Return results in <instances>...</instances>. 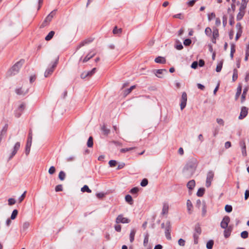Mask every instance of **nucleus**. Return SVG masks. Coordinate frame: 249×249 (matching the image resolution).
Wrapping results in <instances>:
<instances>
[{
	"label": "nucleus",
	"mask_w": 249,
	"mask_h": 249,
	"mask_svg": "<svg viewBox=\"0 0 249 249\" xmlns=\"http://www.w3.org/2000/svg\"><path fill=\"white\" fill-rule=\"evenodd\" d=\"M154 71L156 76L160 78L163 77V76L165 73H167V71L166 69L155 70Z\"/></svg>",
	"instance_id": "10"
},
{
	"label": "nucleus",
	"mask_w": 249,
	"mask_h": 249,
	"mask_svg": "<svg viewBox=\"0 0 249 249\" xmlns=\"http://www.w3.org/2000/svg\"><path fill=\"white\" fill-rule=\"evenodd\" d=\"M205 189L204 188H199L197 192V196H202L204 193Z\"/></svg>",
	"instance_id": "37"
},
{
	"label": "nucleus",
	"mask_w": 249,
	"mask_h": 249,
	"mask_svg": "<svg viewBox=\"0 0 249 249\" xmlns=\"http://www.w3.org/2000/svg\"><path fill=\"white\" fill-rule=\"evenodd\" d=\"M24 61L23 60H20V61H19L17 63H16L12 67V68H11V70L13 74H15L16 73H17L18 71L20 69V68L22 66V65H23V64L24 63Z\"/></svg>",
	"instance_id": "4"
},
{
	"label": "nucleus",
	"mask_w": 249,
	"mask_h": 249,
	"mask_svg": "<svg viewBox=\"0 0 249 249\" xmlns=\"http://www.w3.org/2000/svg\"><path fill=\"white\" fill-rule=\"evenodd\" d=\"M8 201L9 205H12L16 203L15 199L12 198H9Z\"/></svg>",
	"instance_id": "52"
},
{
	"label": "nucleus",
	"mask_w": 249,
	"mask_h": 249,
	"mask_svg": "<svg viewBox=\"0 0 249 249\" xmlns=\"http://www.w3.org/2000/svg\"><path fill=\"white\" fill-rule=\"evenodd\" d=\"M240 146L242 148V154L244 157L247 156L246 143L244 141H242L239 143Z\"/></svg>",
	"instance_id": "14"
},
{
	"label": "nucleus",
	"mask_w": 249,
	"mask_h": 249,
	"mask_svg": "<svg viewBox=\"0 0 249 249\" xmlns=\"http://www.w3.org/2000/svg\"><path fill=\"white\" fill-rule=\"evenodd\" d=\"M247 89H245L243 90V93H242V102H243L245 99V98H246V93H247Z\"/></svg>",
	"instance_id": "56"
},
{
	"label": "nucleus",
	"mask_w": 249,
	"mask_h": 249,
	"mask_svg": "<svg viewBox=\"0 0 249 249\" xmlns=\"http://www.w3.org/2000/svg\"><path fill=\"white\" fill-rule=\"evenodd\" d=\"M165 234L166 238L168 240L171 239L170 231L171 229V223L169 221H166L165 223Z\"/></svg>",
	"instance_id": "6"
},
{
	"label": "nucleus",
	"mask_w": 249,
	"mask_h": 249,
	"mask_svg": "<svg viewBox=\"0 0 249 249\" xmlns=\"http://www.w3.org/2000/svg\"><path fill=\"white\" fill-rule=\"evenodd\" d=\"M25 105L23 104H21L18 107V110L19 111L22 112V110L24 109Z\"/></svg>",
	"instance_id": "63"
},
{
	"label": "nucleus",
	"mask_w": 249,
	"mask_h": 249,
	"mask_svg": "<svg viewBox=\"0 0 249 249\" xmlns=\"http://www.w3.org/2000/svg\"><path fill=\"white\" fill-rule=\"evenodd\" d=\"M135 88V86H132L130 88L128 89L124 92V94L126 95L131 92V91Z\"/></svg>",
	"instance_id": "49"
},
{
	"label": "nucleus",
	"mask_w": 249,
	"mask_h": 249,
	"mask_svg": "<svg viewBox=\"0 0 249 249\" xmlns=\"http://www.w3.org/2000/svg\"><path fill=\"white\" fill-rule=\"evenodd\" d=\"M125 201L128 203L129 204H132L133 203V199L132 196L129 195H127L125 196Z\"/></svg>",
	"instance_id": "22"
},
{
	"label": "nucleus",
	"mask_w": 249,
	"mask_h": 249,
	"mask_svg": "<svg viewBox=\"0 0 249 249\" xmlns=\"http://www.w3.org/2000/svg\"><path fill=\"white\" fill-rule=\"evenodd\" d=\"M202 213L201 215L203 217L205 216L206 214V206L205 202L202 203Z\"/></svg>",
	"instance_id": "25"
},
{
	"label": "nucleus",
	"mask_w": 249,
	"mask_h": 249,
	"mask_svg": "<svg viewBox=\"0 0 249 249\" xmlns=\"http://www.w3.org/2000/svg\"><path fill=\"white\" fill-rule=\"evenodd\" d=\"M26 191H25L22 195L21 196L18 198V201H19V202L20 203L24 199L25 197V195H26Z\"/></svg>",
	"instance_id": "55"
},
{
	"label": "nucleus",
	"mask_w": 249,
	"mask_h": 249,
	"mask_svg": "<svg viewBox=\"0 0 249 249\" xmlns=\"http://www.w3.org/2000/svg\"><path fill=\"white\" fill-rule=\"evenodd\" d=\"M241 236L244 239H246L248 237V232L247 231H243L241 233Z\"/></svg>",
	"instance_id": "47"
},
{
	"label": "nucleus",
	"mask_w": 249,
	"mask_h": 249,
	"mask_svg": "<svg viewBox=\"0 0 249 249\" xmlns=\"http://www.w3.org/2000/svg\"><path fill=\"white\" fill-rule=\"evenodd\" d=\"M225 211L228 213H230L232 211V208L231 205H226L225 207Z\"/></svg>",
	"instance_id": "42"
},
{
	"label": "nucleus",
	"mask_w": 249,
	"mask_h": 249,
	"mask_svg": "<svg viewBox=\"0 0 249 249\" xmlns=\"http://www.w3.org/2000/svg\"><path fill=\"white\" fill-rule=\"evenodd\" d=\"M20 146V144L19 142H17L14 145L13 149L12 151L11 154L10 156L9 159H11L17 153L18 150L19 149Z\"/></svg>",
	"instance_id": "11"
},
{
	"label": "nucleus",
	"mask_w": 249,
	"mask_h": 249,
	"mask_svg": "<svg viewBox=\"0 0 249 249\" xmlns=\"http://www.w3.org/2000/svg\"><path fill=\"white\" fill-rule=\"evenodd\" d=\"M205 33L206 35L208 36H210L212 34V30L210 27H207L205 29Z\"/></svg>",
	"instance_id": "43"
},
{
	"label": "nucleus",
	"mask_w": 249,
	"mask_h": 249,
	"mask_svg": "<svg viewBox=\"0 0 249 249\" xmlns=\"http://www.w3.org/2000/svg\"><path fill=\"white\" fill-rule=\"evenodd\" d=\"M187 207L188 211L190 213H191L193 205L191 201L190 200H188L187 201Z\"/></svg>",
	"instance_id": "23"
},
{
	"label": "nucleus",
	"mask_w": 249,
	"mask_h": 249,
	"mask_svg": "<svg viewBox=\"0 0 249 249\" xmlns=\"http://www.w3.org/2000/svg\"><path fill=\"white\" fill-rule=\"evenodd\" d=\"M116 161L115 160H110L109 161V164L110 165V167H114L116 165Z\"/></svg>",
	"instance_id": "58"
},
{
	"label": "nucleus",
	"mask_w": 249,
	"mask_h": 249,
	"mask_svg": "<svg viewBox=\"0 0 249 249\" xmlns=\"http://www.w3.org/2000/svg\"><path fill=\"white\" fill-rule=\"evenodd\" d=\"M215 15L214 13H212L210 14H209L208 15V20L209 21L211 20L213 18H215Z\"/></svg>",
	"instance_id": "61"
},
{
	"label": "nucleus",
	"mask_w": 249,
	"mask_h": 249,
	"mask_svg": "<svg viewBox=\"0 0 249 249\" xmlns=\"http://www.w3.org/2000/svg\"><path fill=\"white\" fill-rule=\"evenodd\" d=\"M54 35V32L53 31H51L48 34V35L45 37V40H47V41L51 40L53 38Z\"/></svg>",
	"instance_id": "27"
},
{
	"label": "nucleus",
	"mask_w": 249,
	"mask_h": 249,
	"mask_svg": "<svg viewBox=\"0 0 249 249\" xmlns=\"http://www.w3.org/2000/svg\"><path fill=\"white\" fill-rule=\"evenodd\" d=\"M18 210H14L13 211V212L12 213V214L11 215V217H10L11 219H12V220L15 219L16 218V217H17V216L18 215Z\"/></svg>",
	"instance_id": "35"
},
{
	"label": "nucleus",
	"mask_w": 249,
	"mask_h": 249,
	"mask_svg": "<svg viewBox=\"0 0 249 249\" xmlns=\"http://www.w3.org/2000/svg\"><path fill=\"white\" fill-rule=\"evenodd\" d=\"M63 190V187L62 185H57L55 188L56 192L62 191Z\"/></svg>",
	"instance_id": "57"
},
{
	"label": "nucleus",
	"mask_w": 249,
	"mask_h": 249,
	"mask_svg": "<svg viewBox=\"0 0 249 249\" xmlns=\"http://www.w3.org/2000/svg\"><path fill=\"white\" fill-rule=\"evenodd\" d=\"M247 3L245 2H241L240 7L239 8V11H245V9L246 8Z\"/></svg>",
	"instance_id": "40"
},
{
	"label": "nucleus",
	"mask_w": 249,
	"mask_h": 249,
	"mask_svg": "<svg viewBox=\"0 0 249 249\" xmlns=\"http://www.w3.org/2000/svg\"><path fill=\"white\" fill-rule=\"evenodd\" d=\"M230 221V218L228 216H225L223 217L220 223V226L222 229H226L229 227L228 224Z\"/></svg>",
	"instance_id": "9"
},
{
	"label": "nucleus",
	"mask_w": 249,
	"mask_h": 249,
	"mask_svg": "<svg viewBox=\"0 0 249 249\" xmlns=\"http://www.w3.org/2000/svg\"><path fill=\"white\" fill-rule=\"evenodd\" d=\"M236 27L237 30V32L242 33V26L240 23H237L236 25Z\"/></svg>",
	"instance_id": "45"
},
{
	"label": "nucleus",
	"mask_w": 249,
	"mask_h": 249,
	"mask_svg": "<svg viewBox=\"0 0 249 249\" xmlns=\"http://www.w3.org/2000/svg\"><path fill=\"white\" fill-rule=\"evenodd\" d=\"M222 68V63L220 62L217 65L216 68V71L217 72H220L221 71Z\"/></svg>",
	"instance_id": "53"
},
{
	"label": "nucleus",
	"mask_w": 249,
	"mask_h": 249,
	"mask_svg": "<svg viewBox=\"0 0 249 249\" xmlns=\"http://www.w3.org/2000/svg\"><path fill=\"white\" fill-rule=\"evenodd\" d=\"M95 71H96V68H95L92 69L91 71H87V75H88V77L91 76L94 73H95Z\"/></svg>",
	"instance_id": "41"
},
{
	"label": "nucleus",
	"mask_w": 249,
	"mask_h": 249,
	"mask_svg": "<svg viewBox=\"0 0 249 249\" xmlns=\"http://www.w3.org/2000/svg\"><path fill=\"white\" fill-rule=\"evenodd\" d=\"M139 191V189L137 187H134L131 189L130 191V192L131 194H136Z\"/></svg>",
	"instance_id": "60"
},
{
	"label": "nucleus",
	"mask_w": 249,
	"mask_h": 249,
	"mask_svg": "<svg viewBox=\"0 0 249 249\" xmlns=\"http://www.w3.org/2000/svg\"><path fill=\"white\" fill-rule=\"evenodd\" d=\"M16 93L18 95H24L27 94L29 91V89L28 88H20L17 89L15 90Z\"/></svg>",
	"instance_id": "12"
},
{
	"label": "nucleus",
	"mask_w": 249,
	"mask_h": 249,
	"mask_svg": "<svg viewBox=\"0 0 249 249\" xmlns=\"http://www.w3.org/2000/svg\"><path fill=\"white\" fill-rule=\"evenodd\" d=\"M169 210V205L167 203H164L161 212L162 215L167 214Z\"/></svg>",
	"instance_id": "17"
},
{
	"label": "nucleus",
	"mask_w": 249,
	"mask_h": 249,
	"mask_svg": "<svg viewBox=\"0 0 249 249\" xmlns=\"http://www.w3.org/2000/svg\"><path fill=\"white\" fill-rule=\"evenodd\" d=\"M81 191L82 192H87L88 193H91V190L90 189H89V187L87 185H84L81 188Z\"/></svg>",
	"instance_id": "32"
},
{
	"label": "nucleus",
	"mask_w": 249,
	"mask_h": 249,
	"mask_svg": "<svg viewBox=\"0 0 249 249\" xmlns=\"http://www.w3.org/2000/svg\"><path fill=\"white\" fill-rule=\"evenodd\" d=\"M197 166L196 159H193L189 160L183 170V176L186 178L191 177L195 173Z\"/></svg>",
	"instance_id": "1"
},
{
	"label": "nucleus",
	"mask_w": 249,
	"mask_h": 249,
	"mask_svg": "<svg viewBox=\"0 0 249 249\" xmlns=\"http://www.w3.org/2000/svg\"><path fill=\"white\" fill-rule=\"evenodd\" d=\"M148 180L146 178H144L141 182V185L142 187H145L148 184Z\"/></svg>",
	"instance_id": "44"
},
{
	"label": "nucleus",
	"mask_w": 249,
	"mask_h": 249,
	"mask_svg": "<svg viewBox=\"0 0 249 249\" xmlns=\"http://www.w3.org/2000/svg\"><path fill=\"white\" fill-rule=\"evenodd\" d=\"M225 230L224 231V237L227 238H228L231 233V232L232 230V227L231 226H229V227L226 229H224Z\"/></svg>",
	"instance_id": "15"
},
{
	"label": "nucleus",
	"mask_w": 249,
	"mask_h": 249,
	"mask_svg": "<svg viewBox=\"0 0 249 249\" xmlns=\"http://www.w3.org/2000/svg\"><path fill=\"white\" fill-rule=\"evenodd\" d=\"M214 177V172L212 171H209L207 174V178L206 180V186L209 187L211 185V182Z\"/></svg>",
	"instance_id": "5"
},
{
	"label": "nucleus",
	"mask_w": 249,
	"mask_h": 249,
	"mask_svg": "<svg viewBox=\"0 0 249 249\" xmlns=\"http://www.w3.org/2000/svg\"><path fill=\"white\" fill-rule=\"evenodd\" d=\"M87 146L88 147H92L93 146V138L92 137H89L88 142Z\"/></svg>",
	"instance_id": "30"
},
{
	"label": "nucleus",
	"mask_w": 249,
	"mask_h": 249,
	"mask_svg": "<svg viewBox=\"0 0 249 249\" xmlns=\"http://www.w3.org/2000/svg\"><path fill=\"white\" fill-rule=\"evenodd\" d=\"M213 240H209L206 244V248L208 249H212L213 248Z\"/></svg>",
	"instance_id": "31"
},
{
	"label": "nucleus",
	"mask_w": 249,
	"mask_h": 249,
	"mask_svg": "<svg viewBox=\"0 0 249 249\" xmlns=\"http://www.w3.org/2000/svg\"><path fill=\"white\" fill-rule=\"evenodd\" d=\"M244 14H245V11H240V12L237 15V17H236L237 20H241L243 18Z\"/></svg>",
	"instance_id": "36"
},
{
	"label": "nucleus",
	"mask_w": 249,
	"mask_h": 249,
	"mask_svg": "<svg viewBox=\"0 0 249 249\" xmlns=\"http://www.w3.org/2000/svg\"><path fill=\"white\" fill-rule=\"evenodd\" d=\"M95 53L90 54V53H88L86 56L83 59V62L85 63L89 61L90 58L94 56Z\"/></svg>",
	"instance_id": "21"
},
{
	"label": "nucleus",
	"mask_w": 249,
	"mask_h": 249,
	"mask_svg": "<svg viewBox=\"0 0 249 249\" xmlns=\"http://www.w3.org/2000/svg\"><path fill=\"white\" fill-rule=\"evenodd\" d=\"M201 233V228L200 225L199 224H197L195 225L194 233L193 235L194 239V244H196L198 243V239L199 235Z\"/></svg>",
	"instance_id": "2"
},
{
	"label": "nucleus",
	"mask_w": 249,
	"mask_h": 249,
	"mask_svg": "<svg viewBox=\"0 0 249 249\" xmlns=\"http://www.w3.org/2000/svg\"><path fill=\"white\" fill-rule=\"evenodd\" d=\"M114 228L117 231L120 232L122 227L121 225L117 224L114 226Z\"/></svg>",
	"instance_id": "59"
},
{
	"label": "nucleus",
	"mask_w": 249,
	"mask_h": 249,
	"mask_svg": "<svg viewBox=\"0 0 249 249\" xmlns=\"http://www.w3.org/2000/svg\"><path fill=\"white\" fill-rule=\"evenodd\" d=\"M136 233V231L134 229H132L130 233V242H133L134 240V237Z\"/></svg>",
	"instance_id": "24"
},
{
	"label": "nucleus",
	"mask_w": 249,
	"mask_h": 249,
	"mask_svg": "<svg viewBox=\"0 0 249 249\" xmlns=\"http://www.w3.org/2000/svg\"><path fill=\"white\" fill-rule=\"evenodd\" d=\"M155 62L160 64H164L166 62L165 58L161 56H158L155 59Z\"/></svg>",
	"instance_id": "19"
},
{
	"label": "nucleus",
	"mask_w": 249,
	"mask_h": 249,
	"mask_svg": "<svg viewBox=\"0 0 249 249\" xmlns=\"http://www.w3.org/2000/svg\"><path fill=\"white\" fill-rule=\"evenodd\" d=\"M195 185H196V182H195V180L192 179L188 182V183L187 184V188L189 189V190H192L194 189V188L195 187Z\"/></svg>",
	"instance_id": "18"
},
{
	"label": "nucleus",
	"mask_w": 249,
	"mask_h": 249,
	"mask_svg": "<svg viewBox=\"0 0 249 249\" xmlns=\"http://www.w3.org/2000/svg\"><path fill=\"white\" fill-rule=\"evenodd\" d=\"M248 108L245 107L241 108L240 115L238 117L239 119L241 120L244 118L248 114Z\"/></svg>",
	"instance_id": "13"
},
{
	"label": "nucleus",
	"mask_w": 249,
	"mask_h": 249,
	"mask_svg": "<svg viewBox=\"0 0 249 249\" xmlns=\"http://www.w3.org/2000/svg\"><path fill=\"white\" fill-rule=\"evenodd\" d=\"M213 38L214 40H216V38H217L219 36L218 30L217 29H215L213 30Z\"/></svg>",
	"instance_id": "38"
},
{
	"label": "nucleus",
	"mask_w": 249,
	"mask_h": 249,
	"mask_svg": "<svg viewBox=\"0 0 249 249\" xmlns=\"http://www.w3.org/2000/svg\"><path fill=\"white\" fill-rule=\"evenodd\" d=\"M198 66V62L197 61H194L191 65V68L193 69H196Z\"/></svg>",
	"instance_id": "62"
},
{
	"label": "nucleus",
	"mask_w": 249,
	"mask_h": 249,
	"mask_svg": "<svg viewBox=\"0 0 249 249\" xmlns=\"http://www.w3.org/2000/svg\"><path fill=\"white\" fill-rule=\"evenodd\" d=\"M185 240L182 239V238H180L178 240V244L180 246H182V247H183L185 246Z\"/></svg>",
	"instance_id": "46"
},
{
	"label": "nucleus",
	"mask_w": 249,
	"mask_h": 249,
	"mask_svg": "<svg viewBox=\"0 0 249 249\" xmlns=\"http://www.w3.org/2000/svg\"><path fill=\"white\" fill-rule=\"evenodd\" d=\"M66 177V174L64 171H60L58 175V178L61 180H64Z\"/></svg>",
	"instance_id": "28"
},
{
	"label": "nucleus",
	"mask_w": 249,
	"mask_h": 249,
	"mask_svg": "<svg viewBox=\"0 0 249 249\" xmlns=\"http://www.w3.org/2000/svg\"><path fill=\"white\" fill-rule=\"evenodd\" d=\"M30 226V223L28 222H25L23 224V230L24 231L26 230Z\"/></svg>",
	"instance_id": "51"
},
{
	"label": "nucleus",
	"mask_w": 249,
	"mask_h": 249,
	"mask_svg": "<svg viewBox=\"0 0 249 249\" xmlns=\"http://www.w3.org/2000/svg\"><path fill=\"white\" fill-rule=\"evenodd\" d=\"M56 66V63L54 64L51 68L46 70L44 73V76L46 77L51 75L53 71L54 67Z\"/></svg>",
	"instance_id": "16"
},
{
	"label": "nucleus",
	"mask_w": 249,
	"mask_h": 249,
	"mask_svg": "<svg viewBox=\"0 0 249 249\" xmlns=\"http://www.w3.org/2000/svg\"><path fill=\"white\" fill-rule=\"evenodd\" d=\"M55 13H56L55 10H53L52 12H51L49 14V15L46 17L45 21H49V22L50 21L52 20V19L53 18V16L55 15Z\"/></svg>",
	"instance_id": "20"
},
{
	"label": "nucleus",
	"mask_w": 249,
	"mask_h": 249,
	"mask_svg": "<svg viewBox=\"0 0 249 249\" xmlns=\"http://www.w3.org/2000/svg\"><path fill=\"white\" fill-rule=\"evenodd\" d=\"M241 91H242V86L241 85H239L237 89V91H236V95H235L236 99H237L239 97V96H240V95L241 93Z\"/></svg>",
	"instance_id": "26"
},
{
	"label": "nucleus",
	"mask_w": 249,
	"mask_h": 249,
	"mask_svg": "<svg viewBox=\"0 0 249 249\" xmlns=\"http://www.w3.org/2000/svg\"><path fill=\"white\" fill-rule=\"evenodd\" d=\"M102 130L105 135H108L110 132L109 129L107 128L105 125L102 127Z\"/></svg>",
	"instance_id": "34"
},
{
	"label": "nucleus",
	"mask_w": 249,
	"mask_h": 249,
	"mask_svg": "<svg viewBox=\"0 0 249 249\" xmlns=\"http://www.w3.org/2000/svg\"><path fill=\"white\" fill-rule=\"evenodd\" d=\"M32 131L30 130L29 133L28 140L27 141L26 148H25V153L26 155H28L30 151V148L32 145Z\"/></svg>",
	"instance_id": "3"
},
{
	"label": "nucleus",
	"mask_w": 249,
	"mask_h": 249,
	"mask_svg": "<svg viewBox=\"0 0 249 249\" xmlns=\"http://www.w3.org/2000/svg\"><path fill=\"white\" fill-rule=\"evenodd\" d=\"M249 197V190H247L245 193V199L247 200Z\"/></svg>",
	"instance_id": "64"
},
{
	"label": "nucleus",
	"mask_w": 249,
	"mask_h": 249,
	"mask_svg": "<svg viewBox=\"0 0 249 249\" xmlns=\"http://www.w3.org/2000/svg\"><path fill=\"white\" fill-rule=\"evenodd\" d=\"M122 29L121 28L118 29L117 27L116 26L114 27L113 30V33L114 34H117L121 33Z\"/></svg>",
	"instance_id": "48"
},
{
	"label": "nucleus",
	"mask_w": 249,
	"mask_h": 249,
	"mask_svg": "<svg viewBox=\"0 0 249 249\" xmlns=\"http://www.w3.org/2000/svg\"><path fill=\"white\" fill-rule=\"evenodd\" d=\"M192 42L190 39L187 38L184 40L183 44L185 46H189Z\"/></svg>",
	"instance_id": "50"
},
{
	"label": "nucleus",
	"mask_w": 249,
	"mask_h": 249,
	"mask_svg": "<svg viewBox=\"0 0 249 249\" xmlns=\"http://www.w3.org/2000/svg\"><path fill=\"white\" fill-rule=\"evenodd\" d=\"M235 52V46L234 44L231 45V53H230V56L231 58L233 57V54Z\"/></svg>",
	"instance_id": "33"
},
{
	"label": "nucleus",
	"mask_w": 249,
	"mask_h": 249,
	"mask_svg": "<svg viewBox=\"0 0 249 249\" xmlns=\"http://www.w3.org/2000/svg\"><path fill=\"white\" fill-rule=\"evenodd\" d=\"M238 78V71L237 69L233 70V73L232 75V81H235Z\"/></svg>",
	"instance_id": "29"
},
{
	"label": "nucleus",
	"mask_w": 249,
	"mask_h": 249,
	"mask_svg": "<svg viewBox=\"0 0 249 249\" xmlns=\"http://www.w3.org/2000/svg\"><path fill=\"white\" fill-rule=\"evenodd\" d=\"M148 240H149V235L147 233L146 234V235H145L144 236V240H143V245L144 246H146L148 243Z\"/></svg>",
	"instance_id": "39"
},
{
	"label": "nucleus",
	"mask_w": 249,
	"mask_h": 249,
	"mask_svg": "<svg viewBox=\"0 0 249 249\" xmlns=\"http://www.w3.org/2000/svg\"><path fill=\"white\" fill-rule=\"evenodd\" d=\"M130 221V219H128L126 217H124L123 214H119L116 219V223L117 224L119 223H128Z\"/></svg>",
	"instance_id": "7"
},
{
	"label": "nucleus",
	"mask_w": 249,
	"mask_h": 249,
	"mask_svg": "<svg viewBox=\"0 0 249 249\" xmlns=\"http://www.w3.org/2000/svg\"><path fill=\"white\" fill-rule=\"evenodd\" d=\"M187 100V96L186 92H183L181 95V98L180 101V109L183 110L186 106V103Z\"/></svg>",
	"instance_id": "8"
},
{
	"label": "nucleus",
	"mask_w": 249,
	"mask_h": 249,
	"mask_svg": "<svg viewBox=\"0 0 249 249\" xmlns=\"http://www.w3.org/2000/svg\"><path fill=\"white\" fill-rule=\"evenodd\" d=\"M49 173L51 175H53L54 174L55 172V168L54 166H51L50 169H49Z\"/></svg>",
	"instance_id": "54"
}]
</instances>
